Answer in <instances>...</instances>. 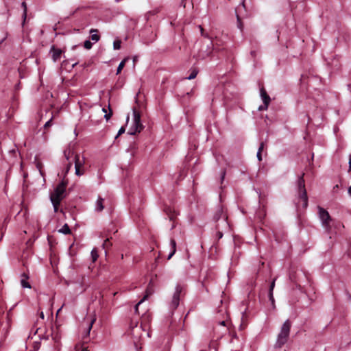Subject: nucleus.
Returning a JSON list of instances; mask_svg holds the SVG:
<instances>
[{"mask_svg":"<svg viewBox=\"0 0 351 351\" xmlns=\"http://www.w3.org/2000/svg\"><path fill=\"white\" fill-rule=\"evenodd\" d=\"M214 219H228V216L223 209L220 208L214 217Z\"/></svg>","mask_w":351,"mask_h":351,"instance_id":"obj_14","label":"nucleus"},{"mask_svg":"<svg viewBox=\"0 0 351 351\" xmlns=\"http://www.w3.org/2000/svg\"><path fill=\"white\" fill-rule=\"evenodd\" d=\"M153 293V291L150 289V288H147V289L146 290V293H145V295H144V297L136 304L135 306V312L136 313H138V306L139 305L143 303L145 300H146L148 297L152 295Z\"/></svg>","mask_w":351,"mask_h":351,"instance_id":"obj_13","label":"nucleus"},{"mask_svg":"<svg viewBox=\"0 0 351 351\" xmlns=\"http://www.w3.org/2000/svg\"><path fill=\"white\" fill-rule=\"evenodd\" d=\"M225 175H226V171L224 170L221 173V180H222L224 179Z\"/></svg>","mask_w":351,"mask_h":351,"instance_id":"obj_41","label":"nucleus"},{"mask_svg":"<svg viewBox=\"0 0 351 351\" xmlns=\"http://www.w3.org/2000/svg\"><path fill=\"white\" fill-rule=\"evenodd\" d=\"M102 110L104 112L106 113L104 115V117L106 118V119L107 121L109 120L111 118V117L112 116V110L111 109L110 106L108 105V110H109L108 113H107V110L105 108H103Z\"/></svg>","mask_w":351,"mask_h":351,"instance_id":"obj_23","label":"nucleus"},{"mask_svg":"<svg viewBox=\"0 0 351 351\" xmlns=\"http://www.w3.org/2000/svg\"><path fill=\"white\" fill-rule=\"evenodd\" d=\"M58 232L64 234H68L71 233V230L69 226L65 223L60 229L58 230Z\"/></svg>","mask_w":351,"mask_h":351,"instance_id":"obj_25","label":"nucleus"},{"mask_svg":"<svg viewBox=\"0 0 351 351\" xmlns=\"http://www.w3.org/2000/svg\"><path fill=\"white\" fill-rule=\"evenodd\" d=\"M79 349H80L79 346H75V350H76V351H78V350H79Z\"/></svg>","mask_w":351,"mask_h":351,"instance_id":"obj_49","label":"nucleus"},{"mask_svg":"<svg viewBox=\"0 0 351 351\" xmlns=\"http://www.w3.org/2000/svg\"><path fill=\"white\" fill-rule=\"evenodd\" d=\"M2 237H3V234H1V235L0 241L2 239Z\"/></svg>","mask_w":351,"mask_h":351,"instance_id":"obj_51","label":"nucleus"},{"mask_svg":"<svg viewBox=\"0 0 351 351\" xmlns=\"http://www.w3.org/2000/svg\"><path fill=\"white\" fill-rule=\"evenodd\" d=\"M93 46V44L90 41V40H86L84 43V48H86V49H91Z\"/></svg>","mask_w":351,"mask_h":351,"instance_id":"obj_31","label":"nucleus"},{"mask_svg":"<svg viewBox=\"0 0 351 351\" xmlns=\"http://www.w3.org/2000/svg\"><path fill=\"white\" fill-rule=\"evenodd\" d=\"M264 147H265V143L264 142H261V144H260V146H259L258 152H260V153H262L263 150L264 149Z\"/></svg>","mask_w":351,"mask_h":351,"instance_id":"obj_35","label":"nucleus"},{"mask_svg":"<svg viewBox=\"0 0 351 351\" xmlns=\"http://www.w3.org/2000/svg\"><path fill=\"white\" fill-rule=\"evenodd\" d=\"M64 156L68 161L66 167V172L69 171L72 166V162L70 160L71 158L73 156V160L75 162V174L80 176L84 174L86 171V158L80 154H74V152L71 149H67L64 152Z\"/></svg>","mask_w":351,"mask_h":351,"instance_id":"obj_1","label":"nucleus"},{"mask_svg":"<svg viewBox=\"0 0 351 351\" xmlns=\"http://www.w3.org/2000/svg\"><path fill=\"white\" fill-rule=\"evenodd\" d=\"M51 52L52 53V58L53 61H57L60 59L62 51L60 49L56 48L54 46L51 47Z\"/></svg>","mask_w":351,"mask_h":351,"instance_id":"obj_12","label":"nucleus"},{"mask_svg":"<svg viewBox=\"0 0 351 351\" xmlns=\"http://www.w3.org/2000/svg\"><path fill=\"white\" fill-rule=\"evenodd\" d=\"M80 8H77L75 10H74L71 14V16H73L77 12V10H79Z\"/></svg>","mask_w":351,"mask_h":351,"instance_id":"obj_43","label":"nucleus"},{"mask_svg":"<svg viewBox=\"0 0 351 351\" xmlns=\"http://www.w3.org/2000/svg\"><path fill=\"white\" fill-rule=\"evenodd\" d=\"M52 119H53V117H51L48 121L46 122V123L44 125V128L45 130L48 129L49 128H50L52 125V124H53Z\"/></svg>","mask_w":351,"mask_h":351,"instance_id":"obj_33","label":"nucleus"},{"mask_svg":"<svg viewBox=\"0 0 351 351\" xmlns=\"http://www.w3.org/2000/svg\"><path fill=\"white\" fill-rule=\"evenodd\" d=\"M199 28L202 36H203L206 38H208L209 40H212V36L208 32H206L205 31V29L202 27V26L199 25Z\"/></svg>","mask_w":351,"mask_h":351,"instance_id":"obj_26","label":"nucleus"},{"mask_svg":"<svg viewBox=\"0 0 351 351\" xmlns=\"http://www.w3.org/2000/svg\"><path fill=\"white\" fill-rule=\"evenodd\" d=\"M291 328V322L289 319H287L280 328V330L277 336V339L274 345V348H280L287 342Z\"/></svg>","mask_w":351,"mask_h":351,"instance_id":"obj_3","label":"nucleus"},{"mask_svg":"<svg viewBox=\"0 0 351 351\" xmlns=\"http://www.w3.org/2000/svg\"><path fill=\"white\" fill-rule=\"evenodd\" d=\"M289 278L291 280H294V278L291 274H290Z\"/></svg>","mask_w":351,"mask_h":351,"instance_id":"obj_47","label":"nucleus"},{"mask_svg":"<svg viewBox=\"0 0 351 351\" xmlns=\"http://www.w3.org/2000/svg\"><path fill=\"white\" fill-rule=\"evenodd\" d=\"M108 239H106L104 243H103V247L104 249H106V247H108Z\"/></svg>","mask_w":351,"mask_h":351,"instance_id":"obj_40","label":"nucleus"},{"mask_svg":"<svg viewBox=\"0 0 351 351\" xmlns=\"http://www.w3.org/2000/svg\"><path fill=\"white\" fill-rule=\"evenodd\" d=\"M349 161H351V154H350V160Z\"/></svg>","mask_w":351,"mask_h":351,"instance_id":"obj_52","label":"nucleus"},{"mask_svg":"<svg viewBox=\"0 0 351 351\" xmlns=\"http://www.w3.org/2000/svg\"><path fill=\"white\" fill-rule=\"evenodd\" d=\"M323 228L326 229L329 232H332V228H339L340 226L343 227L341 225L340 221H322Z\"/></svg>","mask_w":351,"mask_h":351,"instance_id":"obj_8","label":"nucleus"},{"mask_svg":"<svg viewBox=\"0 0 351 351\" xmlns=\"http://www.w3.org/2000/svg\"><path fill=\"white\" fill-rule=\"evenodd\" d=\"M36 168L38 169L40 175L44 177L45 176V172L43 171V163L39 161V160H36Z\"/></svg>","mask_w":351,"mask_h":351,"instance_id":"obj_24","label":"nucleus"},{"mask_svg":"<svg viewBox=\"0 0 351 351\" xmlns=\"http://www.w3.org/2000/svg\"><path fill=\"white\" fill-rule=\"evenodd\" d=\"M269 105H266V104H263V106H261L259 108H258V110L262 111V110H265L267 109Z\"/></svg>","mask_w":351,"mask_h":351,"instance_id":"obj_36","label":"nucleus"},{"mask_svg":"<svg viewBox=\"0 0 351 351\" xmlns=\"http://www.w3.org/2000/svg\"><path fill=\"white\" fill-rule=\"evenodd\" d=\"M215 43V42H217L218 45H217V49H215L214 51H220L221 50H223L224 48L223 47H221L223 45H222V42L219 40L217 38V37H215V40H213L212 38V40H210V43Z\"/></svg>","mask_w":351,"mask_h":351,"instance_id":"obj_22","label":"nucleus"},{"mask_svg":"<svg viewBox=\"0 0 351 351\" xmlns=\"http://www.w3.org/2000/svg\"><path fill=\"white\" fill-rule=\"evenodd\" d=\"M68 184V181L63 180L60 184L55 188L54 191L50 195V199L53 206L55 212H57L58 207L62 200L66 196V188Z\"/></svg>","mask_w":351,"mask_h":351,"instance_id":"obj_2","label":"nucleus"},{"mask_svg":"<svg viewBox=\"0 0 351 351\" xmlns=\"http://www.w3.org/2000/svg\"><path fill=\"white\" fill-rule=\"evenodd\" d=\"M121 40H115L113 43V47L114 49H119L121 48Z\"/></svg>","mask_w":351,"mask_h":351,"instance_id":"obj_32","label":"nucleus"},{"mask_svg":"<svg viewBox=\"0 0 351 351\" xmlns=\"http://www.w3.org/2000/svg\"><path fill=\"white\" fill-rule=\"evenodd\" d=\"M217 42L210 43L209 45H203L198 53L196 55V58L198 60H204L213 55L214 50L217 49Z\"/></svg>","mask_w":351,"mask_h":351,"instance_id":"obj_5","label":"nucleus"},{"mask_svg":"<svg viewBox=\"0 0 351 351\" xmlns=\"http://www.w3.org/2000/svg\"><path fill=\"white\" fill-rule=\"evenodd\" d=\"M61 309H62V307L58 310L57 313H58L61 311Z\"/></svg>","mask_w":351,"mask_h":351,"instance_id":"obj_50","label":"nucleus"},{"mask_svg":"<svg viewBox=\"0 0 351 351\" xmlns=\"http://www.w3.org/2000/svg\"><path fill=\"white\" fill-rule=\"evenodd\" d=\"M170 244H171V252H170V254H169L168 256V259H171V257L174 255V254L176 253V242L174 239H171L170 241Z\"/></svg>","mask_w":351,"mask_h":351,"instance_id":"obj_18","label":"nucleus"},{"mask_svg":"<svg viewBox=\"0 0 351 351\" xmlns=\"http://www.w3.org/2000/svg\"><path fill=\"white\" fill-rule=\"evenodd\" d=\"M22 7L23 8V21L22 25H23V27H24V25L26 23V21H27V5H26L25 2L22 3Z\"/></svg>","mask_w":351,"mask_h":351,"instance_id":"obj_21","label":"nucleus"},{"mask_svg":"<svg viewBox=\"0 0 351 351\" xmlns=\"http://www.w3.org/2000/svg\"><path fill=\"white\" fill-rule=\"evenodd\" d=\"M257 158L259 161L262 160V154L260 153V152H257Z\"/></svg>","mask_w":351,"mask_h":351,"instance_id":"obj_39","label":"nucleus"},{"mask_svg":"<svg viewBox=\"0 0 351 351\" xmlns=\"http://www.w3.org/2000/svg\"><path fill=\"white\" fill-rule=\"evenodd\" d=\"M164 211L166 213L169 217V219L170 220L176 219L178 215V212L173 208H171L170 206H166L164 208Z\"/></svg>","mask_w":351,"mask_h":351,"instance_id":"obj_10","label":"nucleus"},{"mask_svg":"<svg viewBox=\"0 0 351 351\" xmlns=\"http://www.w3.org/2000/svg\"><path fill=\"white\" fill-rule=\"evenodd\" d=\"M103 203H104V199L101 197H99V199H97V203H96V210L97 211L100 212L104 209V207Z\"/></svg>","mask_w":351,"mask_h":351,"instance_id":"obj_20","label":"nucleus"},{"mask_svg":"<svg viewBox=\"0 0 351 351\" xmlns=\"http://www.w3.org/2000/svg\"><path fill=\"white\" fill-rule=\"evenodd\" d=\"M22 278L21 280V286L24 288H31L30 284L27 281L29 278L28 276L26 274H23L21 276Z\"/></svg>","mask_w":351,"mask_h":351,"instance_id":"obj_16","label":"nucleus"},{"mask_svg":"<svg viewBox=\"0 0 351 351\" xmlns=\"http://www.w3.org/2000/svg\"><path fill=\"white\" fill-rule=\"evenodd\" d=\"M156 37V34L152 33V38L150 39L149 41H147V43L153 42L155 40Z\"/></svg>","mask_w":351,"mask_h":351,"instance_id":"obj_37","label":"nucleus"},{"mask_svg":"<svg viewBox=\"0 0 351 351\" xmlns=\"http://www.w3.org/2000/svg\"><path fill=\"white\" fill-rule=\"evenodd\" d=\"M96 321V317L95 316H94L90 321V322L88 323V328H87V330L86 332V333L84 334L83 338L85 339L86 337H87L89 334H90V332L92 329V327H93V324L95 323V322Z\"/></svg>","mask_w":351,"mask_h":351,"instance_id":"obj_19","label":"nucleus"},{"mask_svg":"<svg viewBox=\"0 0 351 351\" xmlns=\"http://www.w3.org/2000/svg\"><path fill=\"white\" fill-rule=\"evenodd\" d=\"M98 32V30L97 29H91L90 30V38L92 40L95 41V42H97L99 38H100V36L99 35L97 34Z\"/></svg>","mask_w":351,"mask_h":351,"instance_id":"obj_17","label":"nucleus"},{"mask_svg":"<svg viewBox=\"0 0 351 351\" xmlns=\"http://www.w3.org/2000/svg\"><path fill=\"white\" fill-rule=\"evenodd\" d=\"M197 73L198 71L196 69H194L192 70L191 73H190L189 76L187 78L189 80H193L196 77Z\"/></svg>","mask_w":351,"mask_h":351,"instance_id":"obj_30","label":"nucleus"},{"mask_svg":"<svg viewBox=\"0 0 351 351\" xmlns=\"http://www.w3.org/2000/svg\"><path fill=\"white\" fill-rule=\"evenodd\" d=\"M304 173H303L298 178V197L301 201V206L302 208H306L308 206V197L305 188V181L304 179Z\"/></svg>","mask_w":351,"mask_h":351,"instance_id":"obj_4","label":"nucleus"},{"mask_svg":"<svg viewBox=\"0 0 351 351\" xmlns=\"http://www.w3.org/2000/svg\"><path fill=\"white\" fill-rule=\"evenodd\" d=\"M260 93H261V97L263 99V104H266V105H269L271 99H270V97L269 96V95L267 93V91L263 86H262L261 88Z\"/></svg>","mask_w":351,"mask_h":351,"instance_id":"obj_11","label":"nucleus"},{"mask_svg":"<svg viewBox=\"0 0 351 351\" xmlns=\"http://www.w3.org/2000/svg\"><path fill=\"white\" fill-rule=\"evenodd\" d=\"M126 61H127V59L125 58L120 62L119 65L118 66L117 70V75H119L121 72L122 69L125 66Z\"/></svg>","mask_w":351,"mask_h":351,"instance_id":"obj_28","label":"nucleus"},{"mask_svg":"<svg viewBox=\"0 0 351 351\" xmlns=\"http://www.w3.org/2000/svg\"><path fill=\"white\" fill-rule=\"evenodd\" d=\"M98 256L99 255L97 249L93 248L91 251V258L93 263L97 260Z\"/></svg>","mask_w":351,"mask_h":351,"instance_id":"obj_29","label":"nucleus"},{"mask_svg":"<svg viewBox=\"0 0 351 351\" xmlns=\"http://www.w3.org/2000/svg\"><path fill=\"white\" fill-rule=\"evenodd\" d=\"M81 351H89L87 348H82Z\"/></svg>","mask_w":351,"mask_h":351,"instance_id":"obj_45","label":"nucleus"},{"mask_svg":"<svg viewBox=\"0 0 351 351\" xmlns=\"http://www.w3.org/2000/svg\"><path fill=\"white\" fill-rule=\"evenodd\" d=\"M40 317L41 319H44V317H45V315H44V313H43V311H42V312H40Z\"/></svg>","mask_w":351,"mask_h":351,"instance_id":"obj_42","label":"nucleus"},{"mask_svg":"<svg viewBox=\"0 0 351 351\" xmlns=\"http://www.w3.org/2000/svg\"><path fill=\"white\" fill-rule=\"evenodd\" d=\"M348 192H349L350 195H351V186H350V188L348 189Z\"/></svg>","mask_w":351,"mask_h":351,"instance_id":"obj_48","label":"nucleus"},{"mask_svg":"<svg viewBox=\"0 0 351 351\" xmlns=\"http://www.w3.org/2000/svg\"><path fill=\"white\" fill-rule=\"evenodd\" d=\"M318 210L320 219H331L330 216L327 210L320 206H318Z\"/></svg>","mask_w":351,"mask_h":351,"instance_id":"obj_15","label":"nucleus"},{"mask_svg":"<svg viewBox=\"0 0 351 351\" xmlns=\"http://www.w3.org/2000/svg\"><path fill=\"white\" fill-rule=\"evenodd\" d=\"M227 323H228V318L219 322V324H220L223 326H226L227 325Z\"/></svg>","mask_w":351,"mask_h":351,"instance_id":"obj_34","label":"nucleus"},{"mask_svg":"<svg viewBox=\"0 0 351 351\" xmlns=\"http://www.w3.org/2000/svg\"><path fill=\"white\" fill-rule=\"evenodd\" d=\"M241 8L245 9L244 0L241 2V5H239L235 10L237 19V27L241 31H242L243 28V25L241 21V18L240 14H239L241 12Z\"/></svg>","mask_w":351,"mask_h":351,"instance_id":"obj_9","label":"nucleus"},{"mask_svg":"<svg viewBox=\"0 0 351 351\" xmlns=\"http://www.w3.org/2000/svg\"><path fill=\"white\" fill-rule=\"evenodd\" d=\"M349 171H351V161H349Z\"/></svg>","mask_w":351,"mask_h":351,"instance_id":"obj_46","label":"nucleus"},{"mask_svg":"<svg viewBox=\"0 0 351 351\" xmlns=\"http://www.w3.org/2000/svg\"><path fill=\"white\" fill-rule=\"evenodd\" d=\"M275 279L272 281V282L271 283V285H270V288H269V299L270 300L274 302V297H273V289L275 287Z\"/></svg>","mask_w":351,"mask_h":351,"instance_id":"obj_27","label":"nucleus"},{"mask_svg":"<svg viewBox=\"0 0 351 351\" xmlns=\"http://www.w3.org/2000/svg\"><path fill=\"white\" fill-rule=\"evenodd\" d=\"M133 116H134V131L132 132L131 134H136V133L141 132L144 126L143 125L141 121V113L136 107H133Z\"/></svg>","mask_w":351,"mask_h":351,"instance_id":"obj_6","label":"nucleus"},{"mask_svg":"<svg viewBox=\"0 0 351 351\" xmlns=\"http://www.w3.org/2000/svg\"><path fill=\"white\" fill-rule=\"evenodd\" d=\"M217 234H218V237H219V239H220V238H221V237H222V236H223V234H222L221 232H219L217 233Z\"/></svg>","mask_w":351,"mask_h":351,"instance_id":"obj_44","label":"nucleus"},{"mask_svg":"<svg viewBox=\"0 0 351 351\" xmlns=\"http://www.w3.org/2000/svg\"><path fill=\"white\" fill-rule=\"evenodd\" d=\"M125 132V128L123 127H121L120 130H119L118 135H121V134Z\"/></svg>","mask_w":351,"mask_h":351,"instance_id":"obj_38","label":"nucleus"},{"mask_svg":"<svg viewBox=\"0 0 351 351\" xmlns=\"http://www.w3.org/2000/svg\"><path fill=\"white\" fill-rule=\"evenodd\" d=\"M182 293L183 287L180 285H177L170 302V308L171 309L175 310L178 306L180 298L183 295Z\"/></svg>","mask_w":351,"mask_h":351,"instance_id":"obj_7","label":"nucleus"}]
</instances>
